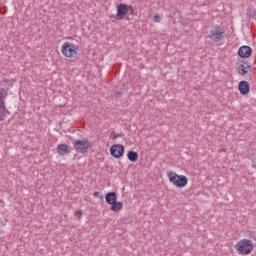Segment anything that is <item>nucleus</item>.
I'll return each instance as SVG.
<instances>
[{"mask_svg":"<svg viewBox=\"0 0 256 256\" xmlns=\"http://www.w3.org/2000/svg\"><path fill=\"white\" fill-rule=\"evenodd\" d=\"M129 11H130L131 15H133V13L135 11V10H133V6H131V5L128 6V13H129Z\"/></svg>","mask_w":256,"mask_h":256,"instance_id":"a211bd4d","label":"nucleus"},{"mask_svg":"<svg viewBox=\"0 0 256 256\" xmlns=\"http://www.w3.org/2000/svg\"><path fill=\"white\" fill-rule=\"evenodd\" d=\"M253 53V49L249 46H241L238 50L239 57L243 59H249V56Z\"/></svg>","mask_w":256,"mask_h":256,"instance_id":"6e6552de","label":"nucleus"},{"mask_svg":"<svg viewBox=\"0 0 256 256\" xmlns=\"http://www.w3.org/2000/svg\"><path fill=\"white\" fill-rule=\"evenodd\" d=\"M251 72V66L245 67V65L241 64L238 68V73L240 75H247V73Z\"/></svg>","mask_w":256,"mask_h":256,"instance_id":"4468645a","label":"nucleus"},{"mask_svg":"<svg viewBox=\"0 0 256 256\" xmlns=\"http://www.w3.org/2000/svg\"><path fill=\"white\" fill-rule=\"evenodd\" d=\"M93 195H94V197H99L100 193L96 191V192H94Z\"/></svg>","mask_w":256,"mask_h":256,"instance_id":"412c9836","label":"nucleus"},{"mask_svg":"<svg viewBox=\"0 0 256 256\" xmlns=\"http://www.w3.org/2000/svg\"><path fill=\"white\" fill-rule=\"evenodd\" d=\"M238 89L241 93V95H248L249 94V82L247 81H241L238 85Z\"/></svg>","mask_w":256,"mask_h":256,"instance_id":"1a4fd4ad","label":"nucleus"},{"mask_svg":"<svg viewBox=\"0 0 256 256\" xmlns=\"http://www.w3.org/2000/svg\"><path fill=\"white\" fill-rule=\"evenodd\" d=\"M154 21H155V23H160L161 22V16H159V14H156L154 16Z\"/></svg>","mask_w":256,"mask_h":256,"instance_id":"f3484780","label":"nucleus"},{"mask_svg":"<svg viewBox=\"0 0 256 256\" xmlns=\"http://www.w3.org/2000/svg\"><path fill=\"white\" fill-rule=\"evenodd\" d=\"M7 98V90L5 88L0 89V109H5V99Z\"/></svg>","mask_w":256,"mask_h":256,"instance_id":"f8f14e48","label":"nucleus"},{"mask_svg":"<svg viewBox=\"0 0 256 256\" xmlns=\"http://www.w3.org/2000/svg\"><path fill=\"white\" fill-rule=\"evenodd\" d=\"M75 215L81 217V215H83V212L81 210H78L75 212Z\"/></svg>","mask_w":256,"mask_h":256,"instance_id":"6ab92c4d","label":"nucleus"},{"mask_svg":"<svg viewBox=\"0 0 256 256\" xmlns=\"http://www.w3.org/2000/svg\"><path fill=\"white\" fill-rule=\"evenodd\" d=\"M129 13V5L127 4H119L117 5V14L115 16V19L117 21H121L124 19L125 15Z\"/></svg>","mask_w":256,"mask_h":256,"instance_id":"0eeeda50","label":"nucleus"},{"mask_svg":"<svg viewBox=\"0 0 256 256\" xmlns=\"http://www.w3.org/2000/svg\"><path fill=\"white\" fill-rule=\"evenodd\" d=\"M105 199H106V203H108V205H112L113 203H115L117 201V193L108 192L105 195Z\"/></svg>","mask_w":256,"mask_h":256,"instance_id":"9b49d317","label":"nucleus"},{"mask_svg":"<svg viewBox=\"0 0 256 256\" xmlns=\"http://www.w3.org/2000/svg\"><path fill=\"white\" fill-rule=\"evenodd\" d=\"M253 167H256V165H253Z\"/></svg>","mask_w":256,"mask_h":256,"instance_id":"5701e85b","label":"nucleus"},{"mask_svg":"<svg viewBox=\"0 0 256 256\" xmlns=\"http://www.w3.org/2000/svg\"><path fill=\"white\" fill-rule=\"evenodd\" d=\"M209 39L215 45H221V42L225 40V29L221 26H215L208 35Z\"/></svg>","mask_w":256,"mask_h":256,"instance_id":"f03ea898","label":"nucleus"},{"mask_svg":"<svg viewBox=\"0 0 256 256\" xmlns=\"http://www.w3.org/2000/svg\"><path fill=\"white\" fill-rule=\"evenodd\" d=\"M167 177H168L170 183H172V185H174V187L183 188V187L187 186V183H189L187 176L178 175L177 173H175L173 171L167 172Z\"/></svg>","mask_w":256,"mask_h":256,"instance_id":"f257e3e1","label":"nucleus"},{"mask_svg":"<svg viewBox=\"0 0 256 256\" xmlns=\"http://www.w3.org/2000/svg\"><path fill=\"white\" fill-rule=\"evenodd\" d=\"M0 109H2V111H0V121H4L8 111L6 108H0Z\"/></svg>","mask_w":256,"mask_h":256,"instance_id":"dca6fc26","label":"nucleus"},{"mask_svg":"<svg viewBox=\"0 0 256 256\" xmlns=\"http://www.w3.org/2000/svg\"><path fill=\"white\" fill-rule=\"evenodd\" d=\"M123 153H125V147L121 144H115L110 148V154L112 157H115V159H121Z\"/></svg>","mask_w":256,"mask_h":256,"instance_id":"423d86ee","label":"nucleus"},{"mask_svg":"<svg viewBox=\"0 0 256 256\" xmlns=\"http://www.w3.org/2000/svg\"><path fill=\"white\" fill-rule=\"evenodd\" d=\"M89 147H91V142L87 139L76 140L74 142V149H76L78 153H87V151H89Z\"/></svg>","mask_w":256,"mask_h":256,"instance_id":"39448f33","label":"nucleus"},{"mask_svg":"<svg viewBox=\"0 0 256 256\" xmlns=\"http://www.w3.org/2000/svg\"><path fill=\"white\" fill-rule=\"evenodd\" d=\"M119 137H123V134H116L112 137V139H119Z\"/></svg>","mask_w":256,"mask_h":256,"instance_id":"aec40b11","label":"nucleus"},{"mask_svg":"<svg viewBox=\"0 0 256 256\" xmlns=\"http://www.w3.org/2000/svg\"><path fill=\"white\" fill-rule=\"evenodd\" d=\"M62 55L68 59H75L77 57V51H79V46L66 42L62 45Z\"/></svg>","mask_w":256,"mask_h":256,"instance_id":"20e7f679","label":"nucleus"},{"mask_svg":"<svg viewBox=\"0 0 256 256\" xmlns=\"http://www.w3.org/2000/svg\"><path fill=\"white\" fill-rule=\"evenodd\" d=\"M0 203H3V200H2V199H0Z\"/></svg>","mask_w":256,"mask_h":256,"instance_id":"4be33fe9","label":"nucleus"},{"mask_svg":"<svg viewBox=\"0 0 256 256\" xmlns=\"http://www.w3.org/2000/svg\"><path fill=\"white\" fill-rule=\"evenodd\" d=\"M239 255H249L253 251V241L242 239L235 245Z\"/></svg>","mask_w":256,"mask_h":256,"instance_id":"7ed1b4c3","label":"nucleus"},{"mask_svg":"<svg viewBox=\"0 0 256 256\" xmlns=\"http://www.w3.org/2000/svg\"><path fill=\"white\" fill-rule=\"evenodd\" d=\"M110 209L114 213H119V211H121V209H123V202H117V200H116L115 203L111 204Z\"/></svg>","mask_w":256,"mask_h":256,"instance_id":"ddd939ff","label":"nucleus"},{"mask_svg":"<svg viewBox=\"0 0 256 256\" xmlns=\"http://www.w3.org/2000/svg\"><path fill=\"white\" fill-rule=\"evenodd\" d=\"M127 157L129 159V161H131L132 163H135V161H137V159H139V154H137V152H135V151H129L127 154Z\"/></svg>","mask_w":256,"mask_h":256,"instance_id":"2eb2a0df","label":"nucleus"},{"mask_svg":"<svg viewBox=\"0 0 256 256\" xmlns=\"http://www.w3.org/2000/svg\"><path fill=\"white\" fill-rule=\"evenodd\" d=\"M57 153L61 155V157H65V155H69V146L67 144H59L57 146Z\"/></svg>","mask_w":256,"mask_h":256,"instance_id":"9d476101","label":"nucleus"}]
</instances>
